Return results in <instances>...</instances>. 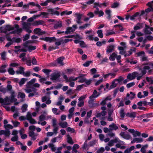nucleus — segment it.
<instances>
[{
	"mask_svg": "<svg viewBox=\"0 0 153 153\" xmlns=\"http://www.w3.org/2000/svg\"><path fill=\"white\" fill-rule=\"evenodd\" d=\"M42 146L40 147L39 148H38L34 152V153H38L40 152L42 150Z\"/></svg>",
	"mask_w": 153,
	"mask_h": 153,
	"instance_id": "64",
	"label": "nucleus"
},
{
	"mask_svg": "<svg viewBox=\"0 0 153 153\" xmlns=\"http://www.w3.org/2000/svg\"><path fill=\"white\" fill-rule=\"evenodd\" d=\"M135 51V49H134L133 50L131 49V50H130V51H128V53H126V54H125L124 55V56L125 57H126L127 56H129L130 55H131L132 54V51Z\"/></svg>",
	"mask_w": 153,
	"mask_h": 153,
	"instance_id": "56",
	"label": "nucleus"
},
{
	"mask_svg": "<svg viewBox=\"0 0 153 153\" xmlns=\"http://www.w3.org/2000/svg\"><path fill=\"white\" fill-rule=\"evenodd\" d=\"M46 120V117L44 114H42L39 117V121H42Z\"/></svg>",
	"mask_w": 153,
	"mask_h": 153,
	"instance_id": "42",
	"label": "nucleus"
},
{
	"mask_svg": "<svg viewBox=\"0 0 153 153\" xmlns=\"http://www.w3.org/2000/svg\"><path fill=\"white\" fill-rule=\"evenodd\" d=\"M137 105H138L140 106L138 107V109L140 110H143L144 108L140 106L143 105H147V103L145 101H140L137 103Z\"/></svg>",
	"mask_w": 153,
	"mask_h": 153,
	"instance_id": "20",
	"label": "nucleus"
},
{
	"mask_svg": "<svg viewBox=\"0 0 153 153\" xmlns=\"http://www.w3.org/2000/svg\"><path fill=\"white\" fill-rule=\"evenodd\" d=\"M110 131L116 130L118 128V126L115 123H112L109 126Z\"/></svg>",
	"mask_w": 153,
	"mask_h": 153,
	"instance_id": "17",
	"label": "nucleus"
},
{
	"mask_svg": "<svg viewBox=\"0 0 153 153\" xmlns=\"http://www.w3.org/2000/svg\"><path fill=\"white\" fill-rule=\"evenodd\" d=\"M33 93H30L28 95V97H32L34 95L37 94V93L36 92V90L34 88L33 89Z\"/></svg>",
	"mask_w": 153,
	"mask_h": 153,
	"instance_id": "45",
	"label": "nucleus"
},
{
	"mask_svg": "<svg viewBox=\"0 0 153 153\" xmlns=\"http://www.w3.org/2000/svg\"><path fill=\"white\" fill-rule=\"evenodd\" d=\"M117 84H118V83L116 82L115 80H114L111 83V85L110 86V88L112 89L115 87L116 86Z\"/></svg>",
	"mask_w": 153,
	"mask_h": 153,
	"instance_id": "48",
	"label": "nucleus"
},
{
	"mask_svg": "<svg viewBox=\"0 0 153 153\" xmlns=\"http://www.w3.org/2000/svg\"><path fill=\"white\" fill-rule=\"evenodd\" d=\"M106 112L105 111H102L101 113H99L97 114V117H100L101 115L104 116L106 114Z\"/></svg>",
	"mask_w": 153,
	"mask_h": 153,
	"instance_id": "62",
	"label": "nucleus"
},
{
	"mask_svg": "<svg viewBox=\"0 0 153 153\" xmlns=\"http://www.w3.org/2000/svg\"><path fill=\"white\" fill-rule=\"evenodd\" d=\"M40 16V15H34L32 17L28 19L27 21L28 22H32L34 20L36 19L38 17Z\"/></svg>",
	"mask_w": 153,
	"mask_h": 153,
	"instance_id": "35",
	"label": "nucleus"
},
{
	"mask_svg": "<svg viewBox=\"0 0 153 153\" xmlns=\"http://www.w3.org/2000/svg\"><path fill=\"white\" fill-rule=\"evenodd\" d=\"M13 42L19 43L21 42V40L20 38H13L12 39Z\"/></svg>",
	"mask_w": 153,
	"mask_h": 153,
	"instance_id": "61",
	"label": "nucleus"
},
{
	"mask_svg": "<svg viewBox=\"0 0 153 153\" xmlns=\"http://www.w3.org/2000/svg\"><path fill=\"white\" fill-rule=\"evenodd\" d=\"M27 78H22L21 79L20 81L19 82L20 86H21L24 84L25 82L27 81Z\"/></svg>",
	"mask_w": 153,
	"mask_h": 153,
	"instance_id": "37",
	"label": "nucleus"
},
{
	"mask_svg": "<svg viewBox=\"0 0 153 153\" xmlns=\"http://www.w3.org/2000/svg\"><path fill=\"white\" fill-rule=\"evenodd\" d=\"M94 13L96 15H98L99 17L102 16L104 14V13L102 10H99L98 8H97L96 10L94 11Z\"/></svg>",
	"mask_w": 153,
	"mask_h": 153,
	"instance_id": "22",
	"label": "nucleus"
},
{
	"mask_svg": "<svg viewBox=\"0 0 153 153\" xmlns=\"http://www.w3.org/2000/svg\"><path fill=\"white\" fill-rule=\"evenodd\" d=\"M115 33V32H114L113 31L111 30H108L106 31V32L105 33V35L106 36H108Z\"/></svg>",
	"mask_w": 153,
	"mask_h": 153,
	"instance_id": "51",
	"label": "nucleus"
},
{
	"mask_svg": "<svg viewBox=\"0 0 153 153\" xmlns=\"http://www.w3.org/2000/svg\"><path fill=\"white\" fill-rule=\"evenodd\" d=\"M24 72V68L22 67H20L19 70L16 71V73L17 74H23Z\"/></svg>",
	"mask_w": 153,
	"mask_h": 153,
	"instance_id": "34",
	"label": "nucleus"
},
{
	"mask_svg": "<svg viewBox=\"0 0 153 153\" xmlns=\"http://www.w3.org/2000/svg\"><path fill=\"white\" fill-rule=\"evenodd\" d=\"M14 27L16 29V30L10 32V33L12 34H20L22 31V29L21 28H19V25L17 24L14 25Z\"/></svg>",
	"mask_w": 153,
	"mask_h": 153,
	"instance_id": "7",
	"label": "nucleus"
},
{
	"mask_svg": "<svg viewBox=\"0 0 153 153\" xmlns=\"http://www.w3.org/2000/svg\"><path fill=\"white\" fill-rule=\"evenodd\" d=\"M44 40L49 42H54L56 40V38L54 37H46L43 39Z\"/></svg>",
	"mask_w": 153,
	"mask_h": 153,
	"instance_id": "14",
	"label": "nucleus"
},
{
	"mask_svg": "<svg viewBox=\"0 0 153 153\" xmlns=\"http://www.w3.org/2000/svg\"><path fill=\"white\" fill-rule=\"evenodd\" d=\"M49 147L51 148V150L55 152L56 150V148L55 147L54 145L52 143H50L48 144Z\"/></svg>",
	"mask_w": 153,
	"mask_h": 153,
	"instance_id": "49",
	"label": "nucleus"
},
{
	"mask_svg": "<svg viewBox=\"0 0 153 153\" xmlns=\"http://www.w3.org/2000/svg\"><path fill=\"white\" fill-rule=\"evenodd\" d=\"M137 115V113L135 112H127L126 114V116L130 118H134Z\"/></svg>",
	"mask_w": 153,
	"mask_h": 153,
	"instance_id": "18",
	"label": "nucleus"
},
{
	"mask_svg": "<svg viewBox=\"0 0 153 153\" xmlns=\"http://www.w3.org/2000/svg\"><path fill=\"white\" fill-rule=\"evenodd\" d=\"M135 95V94L134 93L132 92H130L129 94H127L126 98V99H129L131 100L134 97Z\"/></svg>",
	"mask_w": 153,
	"mask_h": 153,
	"instance_id": "23",
	"label": "nucleus"
},
{
	"mask_svg": "<svg viewBox=\"0 0 153 153\" xmlns=\"http://www.w3.org/2000/svg\"><path fill=\"white\" fill-rule=\"evenodd\" d=\"M119 5V2H115L111 6V7L112 8H115L118 7Z\"/></svg>",
	"mask_w": 153,
	"mask_h": 153,
	"instance_id": "58",
	"label": "nucleus"
},
{
	"mask_svg": "<svg viewBox=\"0 0 153 153\" xmlns=\"http://www.w3.org/2000/svg\"><path fill=\"white\" fill-rule=\"evenodd\" d=\"M97 33L98 34V36L100 38H102L103 37V34L102 33V30H98L97 31Z\"/></svg>",
	"mask_w": 153,
	"mask_h": 153,
	"instance_id": "52",
	"label": "nucleus"
},
{
	"mask_svg": "<svg viewBox=\"0 0 153 153\" xmlns=\"http://www.w3.org/2000/svg\"><path fill=\"white\" fill-rule=\"evenodd\" d=\"M147 5L149 7L146 9L145 11L146 13H149L153 10L152 7L153 6V1H152L151 2H149L147 3Z\"/></svg>",
	"mask_w": 153,
	"mask_h": 153,
	"instance_id": "10",
	"label": "nucleus"
},
{
	"mask_svg": "<svg viewBox=\"0 0 153 153\" xmlns=\"http://www.w3.org/2000/svg\"><path fill=\"white\" fill-rule=\"evenodd\" d=\"M18 96L19 97L22 99H24L25 98V94L24 93L19 92Z\"/></svg>",
	"mask_w": 153,
	"mask_h": 153,
	"instance_id": "59",
	"label": "nucleus"
},
{
	"mask_svg": "<svg viewBox=\"0 0 153 153\" xmlns=\"http://www.w3.org/2000/svg\"><path fill=\"white\" fill-rule=\"evenodd\" d=\"M51 79L52 80H56L58 77L57 75L56 74H52L51 75Z\"/></svg>",
	"mask_w": 153,
	"mask_h": 153,
	"instance_id": "47",
	"label": "nucleus"
},
{
	"mask_svg": "<svg viewBox=\"0 0 153 153\" xmlns=\"http://www.w3.org/2000/svg\"><path fill=\"white\" fill-rule=\"evenodd\" d=\"M74 80L78 79V82L80 83H83L85 81V79L82 76H80L77 77H75L73 79Z\"/></svg>",
	"mask_w": 153,
	"mask_h": 153,
	"instance_id": "13",
	"label": "nucleus"
},
{
	"mask_svg": "<svg viewBox=\"0 0 153 153\" xmlns=\"http://www.w3.org/2000/svg\"><path fill=\"white\" fill-rule=\"evenodd\" d=\"M59 125L62 128H65L68 126V123L67 122H64L59 123Z\"/></svg>",
	"mask_w": 153,
	"mask_h": 153,
	"instance_id": "39",
	"label": "nucleus"
},
{
	"mask_svg": "<svg viewBox=\"0 0 153 153\" xmlns=\"http://www.w3.org/2000/svg\"><path fill=\"white\" fill-rule=\"evenodd\" d=\"M114 46L112 45L108 46L107 48L106 53H109L112 52L114 50Z\"/></svg>",
	"mask_w": 153,
	"mask_h": 153,
	"instance_id": "27",
	"label": "nucleus"
},
{
	"mask_svg": "<svg viewBox=\"0 0 153 153\" xmlns=\"http://www.w3.org/2000/svg\"><path fill=\"white\" fill-rule=\"evenodd\" d=\"M120 117L122 118L124 117L126 114L123 108H121L120 111Z\"/></svg>",
	"mask_w": 153,
	"mask_h": 153,
	"instance_id": "40",
	"label": "nucleus"
},
{
	"mask_svg": "<svg viewBox=\"0 0 153 153\" xmlns=\"http://www.w3.org/2000/svg\"><path fill=\"white\" fill-rule=\"evenodd\" d=\"M148 147V145H146L143 146L141 149V152L143 153H145L146 151V149Z\"/></svg>",
	"mask_w": 153,
	"mask_h": 153,
	"instance_id": "54",
	"label": "nucleus"
},
{
	"mask_svg": "<svg viewBox=\"0 0 153 153\" xmlns=\"http://www.w3.org/2000/svg\"><path fill=\"white\" fill-rule=\"evenodd\" d=\"M137 56L140 57V59L145 55L144 52L143 51H140L136 53Z\"/></svg>",
	"mask_w": 153,
	"mask_h": 153,
	"instance_id": "43",
	"label": "nucleus"
},
{
	"mask_svg": "<svg viewBox=\"0 0 153 153\" xmlns=\"http://www.w3.org/2000/svg\"><path fill=\"white\" fill-rule=\"evenodd\" d=\"M120 135L123 138L128 140L131 138V136L128 134H126L124 132H122L120 134Z\"/></svg>",
	"mask_w": 153,
	"mask_h": 153,
	"instance_id": "16",
	"label": "nucleus"
},
{
	"mask_svg": "<svg viewBox=\"0 0 153 153\" xmlns=\"http://www.w3.org/2000/svg\"><path fill=\"white\" fill-rule=\"evenodd\" d=\"M16 96L15 91H11V97H7L4 99V104L8 105L10 104L11 102H16V99L15 98Z\"/></svg>",
	"mask_w": 153,
	"mask_h": 153,
	"instance_id": "1",
	"label": "nucleus"
},
{
	"mask_svg": "<svg viewBox=\"0 0 153 153\" xmlns=\"http://www.w3.org/2000/svg\"><path fill=\"white\" fill-rule=\"evenodd\" d=\"M42 71L48 76L49 73L51 72V70L44 69L42 70Z\"/></svg>",
	"mask_w": 153,
	"mask_h": 153,
	"instance_id": "50",
	"label": "nucleus"
},
{
	"mask_svg": "<svg viewBox=\"0 0 153 153\" xmlns=\"http://www.w3.org/2000/svg\"><path fill=\"white\" fill-rule=\"evenodd\" d=\"M76 25H74L72 27H68L67 28V30L65 32L66 33L68 34L71 32H72L75 30L76 28Z\"/></svg>",
	"mask_w": 153,
	"mask_h": 153,
	"instance_id": "12",
	"label": "nucleus"
},
{
	"mask_svg": "<svg viewBox=\"0 0 153 153\" xmlns=\"http://www.w3.org/2000/svg\"><path fill=\"white\" fill-rule=\"evenodd\" d=\"M4 30L6 32L7 31H10L14 29V27L10 25H7L4 27Z\"/></svg>",
	"mask_w": 153,
	"mask_h": 153,
	"instance_id": "28",
	"label": "nucleus"
},
{
	"mask_svg": "<svg viewBox=\"0 0 153 153\" xmlns=\"http://www.w3.org/2000/svg\"><path fill=\"white\" fill-rule=\"evenodd\" d=\"M62 137L60 135H59L58 136L53 138L51 140V142L53 143H55L56 142L59 141L62 138Z\"/></svg>",
	"mask_w": 153,
	"mask_h": 153,
	"instance_id": "21",
	"label": "nucleus"
},
{
	"mask_svg": "<svg viewBox=\"0 0 153 153\" xmlns=\"http://www.w3.org/2000/svg\"><path fill=\"white\" fill-rule=\"evenodd\" d=\"M123 78L122 77H120L118 79H115L117 82L118 83V84H120L122 82L123 80Z\"/></svg>",
	"mask_w": 153,
	"mask_h": 153,
	"instance_id": "57",
	"label": "nucleus"
},
{
	"mask_svg": "<svg viewBox=\"0 0 153 153\" xmlns=\"http://www.w3.org/2000/svg\"><path fill=\"white\" fill-rule=\"evenodd\" d=\"M52 110L53 114L56 115H59L61 113V111L59 110L58 109L56 108H52Z\"/></svg>",
	"mask_w": 153,
	"mask_h": 153,
	"instance_id": "30",
	"label": "nucleus"
},
{
	"mask_svg": "<svg viewBox=\"0 0 153 153\" xmlns=\"http://www.w3.org/2000/svg\"><path fill=\"white\" fill-rule=\"evenodd\" d=\"M139 14V12H137L134 15L130 17V19L131 20H133L135 19L136 17Z\"/></svg>",
	"mask_w": 153,
	"mask_h": 153,
	"instance_id": "55",
	"label": "nucleus"
},
{
	"mask_svg": "<svg viewBox=\"0 0 153 153\" xmlns=\"http://www.w3.org/2000/svg\"><path fill=\"white\" fill-rule=\"evenodd\" d=\"M63 77L65 79L66 82H69V85L70 87H74L75 83L74 81H76L73 79L74 78H75V77L71 76L68 78L67 76L64 75Z\"/></svg>",
	"mask_w": 153,
	"mask_h": 153,
	"instance_id": "4",
	"label": "nucleus"
},
{
	"mask_svg": "<svg viewBox=\"0 0 153 153\" xmlns=\"http://www.w3.org/2000/svg\"><path fill=\"white\" fill-rule=\"evenodd\" d=\"M153 67V64L151 63H148L146 64V65L144 67L143 70L141 71V74L143 76L145 74L146 72V70L149 69Z\"/></svg>",
	"mask_w": 153,
	"mask_h": 153,
	"instance_id": "5",
	"label": "nucleus"
},
{
	"mask_svg": "<svg viewBox=\"0 0 153 153\" xmlns=\"http://www.w3.org/2000/svg\"><path fill=\"white\" fill-rule=\"evenodd\" d=\"M79 148V146L77 144H74L72 148L73 151L75 153L77 152V149H78Z\"/></svg>",
	"mask_w": 153,
	"mask_h": 153,
	"instance_id": "44",
	"label": "nucleus"
},
{
	"mask_svg": "<svg viewBox=\"0 0 153 153\" xmlns=\"http://www.w3.org/2000/svg\"><path fill=\"white\" fill-rule=\"evenodd\" d=\"M151 31H153V28L152 27H148L146 28L145 31V33L150 34L152 33Z\"/></svg>",
	"mask_w": 153,
	"mask_h": 153,
	"instance_id": "36",
	"label": "nucleus"
},
{
	"mask_svg": "<svg viewBox=\"0 0 153 153\" xmlns=\"http://www.w3.org/2000/svg\"><path fill=\"white\" fill-rule=\"evenodd\" d=\"M117 53H113L110 56L109 59L111 61H114L117 55Z\"/></svg>",
	"mask_w": 153,
	"mask_h": 153,
	"instance_id": "29",
	"label": "nucleus"
},
{
	"mask_svg": "<svg viewBox=\"0 0 153 153\" xmlns=\"http://www.w3.org/2000/svg\"><path fill=\"white\" fill-rule=\"evenodd\" d=\"M143 139L141 138H135L133 139L131 143H133L135 142L137 143H139L143 142Z\"/></svg>",
	"mask_w": 153,
	"mask_h": 153,
	"instance_id": "24",
	"label": "nucleus"
},
{
	"mask_svg": "<svg viewBox=\"0 0 153 153\" xmlns=\"http://www.w3.org/2000/svg\"><path fill=\"white\" fill-rule=\"evenodd\" d=\"M128 132L132 134L134 137L137 136H140L141 135V133L137 131H135L134 129H130L128 130Z\"/></svg>",
	"mask_w": 153,
	"mask_h": 153,
	"instance_id": "8",
	"label": "nucleus"
},
{
	"mask_svg": "<svg viewBox=\"0 0 153 153\" xmlns=\"http://www.w3.org/2000/svg\"><path fill=\"white\" fill-rule=\"evenodd\" d=\"M8 65L6 64H4L0 68V72L1 73H4L6 72V70L5 69V68Z\"/></svg>",
	"mask_w": 153,
	"mask_h": 153,
	"instance_id": "33",
	"label": "nucleus"
},
{
	"mask_svg": "<svg viewBox=\"0 0 153 153\" xmlns=\"http://www.w3.org/2000/svg\"><path fill=\"white\" fill-rule=\"evenodd\" d=\"M117 148H120V149H124L126 148L125 143L123 141L120 140V141L117 143L115 146Z\"/></svg>",
	"mask_w": 153,
	"mask_h": 153,
	"instance_id": "9",
	"label": "nucleus"
},
{
	"mask_svg": "<svg viewBox=\"0 0 153 153\" xmlns=\"http://www.w3.org/2000/svg\"><path fill=\"white\" fill-rule=\"evenodd\" d=\"M62 22L61 21H58L54 25V27L55 29H57L61 27L62 26Z\"/></svg>",
	"mask_w": 153,
	"mask_h": 153,
	"instance_id": "31",
	"label": "nucleus"
},
{
	"mask_svg": "<svg viewBox=\"0 0 153 153\" xmlns=\"http://www.w3.org/2000/svg\"><path fill=\"white\" fill-rule=\"evenodd\" d=\"M62 41V38H60L57 39H56V40H55V41L54 42H55V44L56 45L59 46L61 44Z\"/></svg>",
	"mask_w": 153,
	"mask_h": 153,
	"instance_id": "32",
	"label": "nucleus"
},
{
	"mask_svg": "<svg viewBox=\"0 0 153 153\" xmlns=\"http://www.w3.org/2000/svg\"><path fill=\"white\" fill-rule=\"evenodd\" d=\"M67 137L68 142L70 144H73L74 143V142L72 140V138L69 135H68Z\"/></svg>",
	"mask_w": 153,
	"mask_h": 153,
	"instance_id": "53",
	"label": "nucleus"
},
{
	"mask_svg": "<svg viewBox=\"0 0 153 153\" xmlns=\"http://www.w3.org/2000/svg\"><path fill=\"white\" fill-rule=\"evenodd\" d=\"M126 62L127 63H129L131 64H135L137 63V60L134 59H126Z\"/></svg>",
	"mask_w": 153,
	"mask_h": 153,
	"instance_id": "26",
	"label": "nucleus"
},
{
	"mask_svg": "<svg viewBox=\"0 0 153 153\" xmlns=\"http://www.w3.org/2000/svg\"><path fill=\"white\" fill-rule=\"evenodd\" d=\"M29 42L28 41L26 42L23 44V46L25 48L21 49H19L18 50L15 51V52H17L19 51L25 52L27 51V49L26 48H28L29 51L30 52L31 51L34 50L36 49V46H28V44Z\"/></svg>",
	"mask_w": 153,
	"mask_h": 153,
	"instance_id": "3",
	"label": "nucleus"
},
{
	"mask_svg": "<svg viewBox=\"0 0 153 153\" xmlns=\"http://www.w3.org/2000/svg\"><path fill=\"white\" fill-rule=\"evenodd\" d=\"M100 94V93L97 92V91L95 90H94L91 96L89 97V98L91 100H93L94 98H97L99 96Z\"/></svg>",
	"mask_w": 153,
	"mask_h": 153,
	"instance_id": "11",
	"label": "nucleus"
},
{
	"mask_svg": "<svg viewBox=\"0 0 153 153\" xmlns=\"http://www.w3.org/2000/svg\"><path fill=\"white\" fill-rule=\"evenodd\" d=\"M64 58H65L64 57L62 56L59 58L57 59L56 61L60 66H62L64 64L62 62Z\"/></svg>",
	"mask_w": 153,
	"mask_h": 153,
	"instance_id": "25",
	"label": "nucleus"
},
{
	"mask_svg": "<svg viewBox=\"0 0 153 153\" xmlns=\"http://www.w3.org/2000/svg\"><path fill=\"white\" fill-rule=\"evenodd\" d=\"M72 13V11H68L67 10H65L62 12L61 13V15L62 16L65 15H69L71 14Z\"/></svg>",
	"mask_w": 153,
	"mask_h": 153,
	"instance_id": "38",
	"label": "nucleus"
},
{
	"mask_svg": "<svg viewBox=\"0 0 153 153\" xmlns=\"http://www.w3.org/2000/svg\"><path fill=\"white\" fill-rule=\"evenodd\" d=\"M94 4L96 5L97 6H99L100 7H102V6L104 7H106L108 5V4L107 3H103L102 4H99V3H95Z\"/></svg>",
	"mask_w": 153,
	"mask_h": 153,
	"instance_id": "46",
	"label": "nucleus"
},
{
	"mask_svg": "<svg viewBox=\"0 0 153 153\" xmlns=\"http://www.w3.org/2000/svg\"><path fill=\"white\" fill-rule=\"evenodd\" d=\"M27 105L26 104L23 105L22 108V112H25L27 110Z\"/></svg>",
	"mask_w": 153,
	"mask_h": 153,
	"instance_id": "60",
	"label": "nucleus"
},
{
	"mask_svg": "<svg viewBox=\"0 0 153 153\" xmlns=\"http://www.w3.org/2000/svg\"><path fill=\"white\" fill-rule=\"evenodd\" d=\"M111 99V96H107L100 103L101 105H105L108 101H110Z\"/></svg>",
	"mask_w": 153,
	"mask_h": 153,
	"instance_id": "15",
	"label": "nucleus"
},
{
	"mask_svg": "<svg viewBox=\"0 0 153 153\" xmlns=\"http://www.w3.org/2000/svg\"><path fill=\"white\" fill-rule=\"evenodd\" d=\"M138 75V73L137 72H134L131 74H129L127 76V79L129 80H132L134 79L136 76Z\"/></svg>",
	"mask_w": 153,
	"mask_h": 153,
	"instance_id": "6",
	"label": "nucleus"
},
{
	"mask_svg": "<svg viewBox=\"0 0 153 153\" xmlns=\"http://www.w3.org/2000/svg\"><path fill=\"white\" fill-rule=\"evenodd\" d=\"M8 72L10 74L13 75L15 74V71L13 69L11 68H9L8 70Z\"/></svg>",
	"mask_w": 153,
	"mask_h": 153,
	"instance_id": "63",
	"label": "nucleus"
},
{
	"mask_svg": "<svg viewBox=\"0 0 153 153\" xmlns=\"http://www.w3.org/2000/svg\"><path fill=\"white\" fill-rule=\"evenodd\" d=\"M36 81L35 78L32 79L31 80L27 83L26 85V87L27 88H31V86L33 85V84Z\"/></svg>",
	"mask_w": 153,
	"mask_h": 153,
	"instance_id": "19",
	"label": "nucleus"
},
{
	"mask_svg": "<svg viewBox=\"0 0 153 153\" xmlns=\"http://www.w3.org/2000/svg\"><path fill=\"white\" fill-rule=\"evenodd\" d=\"M33 31L35 33L38 35L42 34V33L41 29L39 28L34 29Z\"/></svg>",
	"mask_w": 153,
	"mask_h": 153,
	"instance_id": "41",
	"label": "nucleus"
},
{
	"mask_svg": "<svg viewBox=\"0 0 153 153\" xmlns=\"http://www.w3.org/2000/svg\"><path fill=\"white\" fill-rule=\"evenodd\" d=\"M19 119L20 120H23L27 119L29 121L31 124H34L37 123L36 121L32 118L31 113L29 112H28L27 113L26 117L24 116H21L19 117Z\"/></svg>",
	"mask_w": 153,
	"mask_h": 153,
	"instance_id": "2",
	"label": "nucleus"
}]
</instances>
